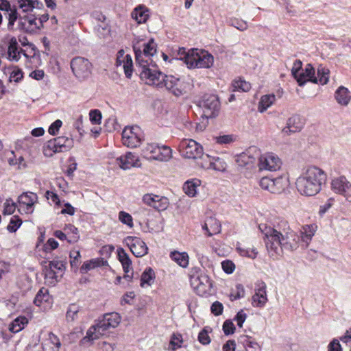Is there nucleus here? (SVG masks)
Listing matches in <instances>:
<instances>
[{"instance_id":"61","label":"nucleus","mask_w":351,"mask_h":351,"mask_svg":"<svg viewBox=\"0 0 351 351\" xmlns=\"http://www.w3.org/2000/svg\"><path fill=\"white\" fill-rule=\"evenodd\" d=\"M215 141L219 145H228L233 143L235 140L234 137L232 134H224L215 138Z\"/></svg>"},{"instance_id":"23","label":"nucleus","mask_w":351,"mask_h":351,"mask_svg":"<svg viewBox=\"0 0 351 351\" xmlns=\"http://www.w3.org/2000/svg\"><path fill=\"white\" fill-rule=\"evenodd\" d=\"M0 11L3 12L4 16L8 21V29H14V23L17 21V8L16 5H11L7 0H0Z\"/></svg>"},{"instance_id":"43","label":"nucleus","mask_w":351,"mask_h":351,"mask_svg":"<svg viewBox=\"0 0 351 351\" xmlns=\"http://www.w3.org/2000/svg\"><path fill=\"white\" fill-rule=\"evenodd\" d=\"M155 278V272L151 267L145 269L141 274V286L142 287L151 286L154 282Z\"/></svg>"},{"instance_id":"5","label":"nucleus","mask_w":351,"mask_h":351,"mask_svg":"<svg viewBox=\"0 0 351 351\" xmlns=\"http://www.w3.org/2000/svg\"><path fill=\"white\" fill-rule=\"evenodd\" d=\"M214 63V58L208 51L198 49H191L188 57L189 69H208Z\"/></svg>"},{"instance_id":"17","label":"nucleus","mask_w":351,"mask_h":351,"mask_svg":"<svg viewBox=\"0 0 351 351\" xmlns=\"http://www.w3.org/2000/svg\"><path fill=\"white\" fill-rule=\"evenodd\" d=\"M188 84L181 79L176 76L165 75L162 81V87L165 86L167 90L176 96H180L186 93Z\"/></svg>"},{"instance_id":"4","label":"nucleus","mask_w":351,"mask_h":351,"mask_svg":"<svg viewBox=\"0 0 351 351\" xmlns=\"http://www.w3.org/2000/svg\"><path fill=\"white\" fill-rule=\"evenodd\" d=\"M142 154L148 160L168 161L172 156L169 147L156 143H147L142 149Z\"/></svg>"},{"instance_id":"48","label":"nucleus","mask_w":351,"mask_h":351,"mask_svg":"<svg viewBox=\"0 0 351 351\" xmlns=\"http://www.w3.org/2000/svg\"><path fill=\"white\" fill-rule=\"evenodd\" d=\"M183 338L180 333H173L170 339L169 348L171 351H175L182 347Z\"/></svg>"},{"instance_id":"33","label":"nucleus","mask_w":351,"mask_h":351,"mask_svg":"<svg viewBox=\"0 0 351 351\" xmlns=\"http://www.w3.org/2000/svg\"><path fill=\"white\" fill-rule=\"evenodd\" d=\"M315 77V69L311 64L306 65L305 69L300 72L295 80L298 85L302 86L308 81L312 82Z\"/></svg>"},{"instance_id":"40","label":"nucleus","mask_w":351,"mask_h":351,"mask_svg":"<svg viewBox=\"0 0 351 351\" xmlns=\"http://www.w3.org/2000/svg\"><path fill=\"white\" fill-rule=\"evenodd\" d=\"M43 273L45 282L51 285H54L59 280V278L62 276L59 272L51 269V267H49L47 265H44Z\"/></svg>"},{"instance_id":"9","label":"nucleus","mask_w":351,"mask_h":351,"mask_svg":"<svg viewBox=\"0 0 351 351\" xmlns=\"http://www.w3.org/2000/svg\"><path fill=\"white\" fill-rule=\"evenodd\" d=\"M143 138V132L137 125L125 127L122 132L123 144L128 147L134 148L138 147Z\"/></svg>"},{"instance_id":"47","label":"nucleus","mask_w":351,"mask_h":351,"mask_svg":"<svg viewBox=\"0 0 351 351\" xmlns=\"http://www.w3.org/2000/svg\"><path fill=\"white\" fill-rule=\"evenodd\" d=\"M251 88V84L245 80L239 78L234 80L232 83V91L247 92Z\"/></svg>"},{"instance_id":"53","label":"nucleus","mask_w":351,"mask_h":351,"mask_svg":"<svg viewBox=\"0 0 351 351\" xmlns=\"http://www.w3.org/2000/svg\"><path fill=\"white\" fill-rule=\"evenodd\" d=\"M245 295V289L241 284H237L234 289H232L230 298L232 301L243 298Z\"/></svg>"},{"instance_id":"60","label":"nucleus","mask_w":351,"mask_h":351,"mask_svg":"<svg viewBox=\"0 0 351 351\" xmlns=\"http://www.w3.org/2000/svg\"><path fill=\"white\" fill-rule=\"evenodd\" d=\"M101 112L97 109L91 110L89 112V119L92 124L99 125L101 121Z\"/></svg>"},{"instance_id":"64","label":"nucleus","mask_w":351,"mask_h":351,"mask_svg":"<svg viewBox=\"0 0 351 351\" xmlns=\"http://www.w3.org/2000/svg\"><path fill=\"white\" fill-rule=\"evenodd\" d=\"M221 267L224 272H226L228 274H232L235 269L234 263L230 260L223 261L221 263Z\"/></svg>"},{"instance_id":"25","label":"nucleus","mask_w":351,"mask_h":351,"mask_svg":"<svg viewBox=\"0 0 351 351\" xmlns=\"http://www.w3.org/2000/svg\"><path fill=\"white\" fill-rule=\"evenodd\" d=\"M142 199L145 204L158 211L166 210L169 206V199L167 197L152 193L144 195Z\"/></svg>"},{"instance_id":"1","label":"nucleus","mask_w":351,"mask_h":351,"mask_svg":"<svg viewBox=\"0 0 351 351\" xmlns=\"http://www.w3.org/2000/svg\"><path fill=\"white\" fill-rule=\"evenodd\" d=\"M258 228L264 234L267 250L273 258L280 256L283 250L293 251L299 247V236L285 219H278L273 226L261 223Z\"/></svg>"},{"instance_id":"34","label":"nucleus","mask_w":351,"mask_h":351,"mask_svg":"<svg viewBox=\"0 0 351 351\" xmlns=\"http://www.w3.org/2000/svg\"><path fill=\"white\" fill-rule=\"evenodd\" d=\"M34 304L43 308H46L51 304V298L47 289L42 288L36 295L34 300Z\"/></svg>"},{"instance_id":"38","label":"nucleus","mask_w":351,"mask_h":351,"mask_svg":"<svg viewBox=\"0 0 351 351\" xmlns=\"http://www.w3.org/2000/svg\"><path fill=\"white\" fill-rule=\"evenodd\" d=\"M132 18L138 24L144 23L149 18V10L145 6L139 5L132 11Z\"/></svg>"},{"instance_id":"31","label":"nucleus","mask_w":351,"mask_h":351,"mask_svg":"<svg viewBox=\"0 0 351 351\" xmlns=\"http://www.w3.org/2000/svg\"><path fill=\"white\" fill-rule=\"evenodd\" d=\"M335 99L338 104L347 106L351 101V93L348 88L341 86L335 92Z\"/></svg>"},{"instance_id":"28","label":"nucleus","mask_w":351,"mask_h":351,"mask_svg":"<svg viewBox=\"0 0 351 351\" xmlns=\"http://www.w3.org/2000/svg\"><path fill=\"white\" fill-rule=\"evenodd\" d=\"M42 351H59L61 342L58 337L53 332H47L41 341Z\"/></svg>"},{"instance_id":"44","label":"nucleus","mask_w":351,"mask_h":351,"mask_svg":"<svg viewBox=\"0 0 351 351\" xmlns=\"http://www.w3.org/2000/svg\"><path fill=\"white\" fill-rule=\"evenodd\" d=\"M28 323L27 319L24 316H20L14 319L9 325V330L13 333H17L22 330Z\"/></svg>"},{"instance_id":"41","label":"nucleus","mask_w":351,"mask_h":351,"mask_svg":"<svg viewBox=\"0 0 351 351\" xmlns=\"http://www.w3.org/2000/svg\"><path fill=\"white\" fill-rule=\"evenodd\" d=\"M276 101V96L274 94H268L263 95L259 101L258 110L263 113L271 107Z\"/></svg>"},{"instance_id":"19","label":"nucleus","mask_w":351,"mask_h":351,"mask_svg":"<svg viewBox=\"0 0 351 351\" xmlns=\"http://www.w3.org/2000/svg\"><path fill=\"white\" fill-rule=\"evenodd\" d=\"M72 139L66 136H59L47 143V149L44 150V152L47 156H51V153H47V149L52 151L53 153L67 152L72 147Z\"/></svg>"},{"instance_id":"8","label":"nucleus","mask_w":351,"mask_h":351,"mask_svg":"<svg viewBox=\"0 0 351 351\" xmlns=\"http://www.w3.org/2000/svg\"><path fill=\"white\" fill-rule=\"evenodd\" d=\"M178 148L180 154L187 158L195 159L203 155L202 145L193 139H183Z\"/></svg>"},{"instance_id":"2","label":"nucleus","mask_w":351,"mask_h":351,"mask_svg":"<svg viewBox=\"0 0 351 351\" xmlns=\"http://www.w3.org/2000/svg\"><path fill=\"white\" fill-rule=\"evenodd\" d=\"M326 180L327 174L324 170L311 166L304 169L296 179L295 186L302 195L314 196L322 191Z\"/></svg>"},{"instance_id":"29","label":"nucleus","mask_w":351,"mask_h":351,"mask_svg":"<svg viewBox=\"0 0 351 351\" xmlns=\"http://www.w3.org/2000/svg\"><path fill=\"white\" fill-rule=\"evenodd\" d=\"M117 161L119 166L124 170L141 166L138 156L132 152H128L125 155L121 156L117 158Z\"/></svg>"},{"instance_id":"24","label":"nucleus","mask_w":351,"mask_h":351,"mask_svg":"<svg viewBox=\"0 0 351 351\" xmlns=\"http://www.w3.org/2000/svg\"><path fill=\"white\" fill-rule=\"evenodd\" d=\"M115 65L121 67L127 78H131L133 73V62L130 55L125 54L123 49H120L117 54Z\"/></svg>"},{"instance_id":"16","label":"nucleus","mask_w":351,"mask_h":351,"mask_svg":"<svg viewBox=\"0 0 351 351\" xmlns=\"http://www.w3.org/2000/svg\"><path fill=\"white\" fill-rule=\"evenodd\" d=\"M17 24L14 23V29L9 31H22L24 32L33 33L40 28L36 18L33 15L21 16L17 12Z\"/></svg>"},{"instance_id":"51","label":"nucleus","mask_w":351,"mask_h":351,"mask_svg":"<svg viewBox=\"0 0 351 351\" xmlns=\"http://www.w3.org/2000/svg\"><path fill=\"white\" fill-rule=\"evenodd\" d=\"M40 247L43 252L47 253L56 249L58 247V243L54 239L50 238L47 240L45 244L40 245L38 243L36 245V248L38 250H40Z\"/></svg>"},{"instance_id":"32","label":"nucleus","mask_w":351,"mask_h":351,"mask_svg":"<svg viewBox=\"0 0 351 351\" xmlns=\"http://www.w3.org/2000/svg\"><path fill=\"white\" fill-rule=\"evenodd\" d=\"M16 8L23 12H30L34 9L41 10L43 8V3L38 0H16Z\"/></svg>"},{"instance_id":"11","label":"nucleus","mask_w":351,"mask_h":351,"mask_svg":"<svg viewBox=\"0 0 351 351\" xmlns=\"http://www.w3.org/2000/svg\"><path fill=\"white\" fill-rule=\"evenodd\" d=\"M110 328L104 319H99L95 325L91 326L88 329L86 336L80 341V344L84 346L87 343H93L95 340L105 335Z\"/></svg>"},{"instance_id":"21","label":"nucleus","mask_w":351,"mask_h":351,"mask_svg":"<svg viewBox=\"0 0 351 351\" xmlns=\"http://www.w3.org/2000/svg\"><path fill=\"white\" fill-rule=\"evenodd\" d=\"M123 242L136 257H142L148 252L146 243L140 237L128 236L124 239Z\"/></svg>"},{"instance_id":"63","label":"nucleus","mask_w":351,"mask_h":351,"mask_svg":"<svg viewBox=\"0 0 351 351\" xmlns=\"http://www.w3.org/2000/svg\"><path fill=\"white\" fill-rule=\"evenodd\" d=\"M198 341L203 345H208L210 343L208 331L206 328L199 332L198 335Z\"/></svg>"},{"instance_id":"14","label":"nucleus","mask_w":351,"mask_h":351,"mask_svg":"<svg viewBox=\"0 0 351 351\" xmlns=\"http://www.w3.org/2000/svg\"><path fill=\"white\" fill-rule=\"evenodd\" d=\"M71 68L75 76L80 80L88 77L91 73V64L88 59L76 57L71 62Z\"/></svg>"},{"instance_id":"52","label":"nucleus","mask_w":351,"mask_h":351,"mask_svg":"<svg viewBox=\"0 0 351 351\" xmlns=\"http://www.w3.org/2000/svg\"><path fill=\"white\" fill-rule=\"evenodd\" d=\"M66 261L60 260H53L48 263L47 265L49 267H51V269L59 272L60 275H62L64 271L66 269Z\"/></svg>"},{"instance_id":"49","label":"nucleus","mask_w":351,"mask_h":351,"mask_svg":"<svg viewBox=\"0 0 351 351\" xmlns=\"http://www.w3.org/2000/svg\"><path fill=\"white\" fill-rule=\"evenodd\" d=\"M100 265L101 260L99 258L89 260L83 263L80 268V272L82 274H85L93 269L99 267Z\"/></svg>"},{"instance_id":"62","label":"nucleus","mask_w":351,"mask_h":351,"mask_svg":"<svg viewBox=\"0 0 351 351\" xmlns=\"http://www.w3.org/2000/svg\"><path fill=\"white\" fill-rule=\"evenodd\" d=\"M226 162L219 158H213L210 162V167L217 171H223L226 169Z\"/></svg>"},{"instance_id":"54","label":"nucleus","mask_w":351,"mask_h":351,"mask_svg":"<svg viewBox=\"0 0 351 351\" xmlns=\"http://www.w3.org/2000/svg\"><path fill=\"white\" fill-rule=\"evenodd\" d=\"M21 224L22 220L21 218L17 215H14L11 217L7 229L10 232H15Z\"/></svg>"},{"instance_id":"13","label":"nucleus","mask_w":351,"mask_h":351,"mask_svg":"<svg viewBox=\"0 0 351 351\" xmlns=\"http://www.w3.org/2000/svg\"><path fill=\"white\" fill-rule=\"evenodd\" d=\"M18 210L21 214H32L34 206L38 202L36 193L27 191L24 192L18 197Z\"/></svg>"},{"instance_id":"18","label":"nucleus","mask_w":351,"mask_h":351,"mask_svg":"<svg viewBox=\"0 0 351 351\" xmlns=\"http://www.w3.org/2000/svg\"><path fill=\"white\" fill-rule=\"evenodd\" d=\"M260 152L256 147H250L236 157V162L241 167L250 169L254 167L256 160L259 157Z\"/></svg>"},{"instance_id":"6","label":"nucleus","mask_w":351,"mask_h":351,"mask_svg":"<svg viewBox=\"0 0 351 351\" xmlns=\"http://www.w3.org/2000/svg\"><path fill=\"white\" fill-rule=\"evenodd\" d=\"M152 66H138L141 69L140 77L148 85L161 88L165 74L157 69L155 62H152Z\"/></svg>"},{"instance_id":"10","label":"nucleus","mask_w":351,"mask_h":351,"mask_svg":"<svg viewBox=\"0 0 351 351\" xmlns=\"http://www.w3.org/2000/svg\"><path fill=\"white\" fill-rule=\"evenodd\" d=\"M199 106L203 109L204 115L206 118H213L218 114L220 104L215 95L206 94L199 101Z\"/></svg>"},{"instance_id":"37","label":"nucleus","mask_w":351,"mask_h":351,"mask_svg":"<svg viewBox=\"0 0 351 351\" xmlns=\"http://www.w3.org/2000/svg\"><path fill=\"white\" fill-rule=\"evenodd\" d=\"M200 184L201 181L199 179L189 180L184 182L183 190L189 197H193L196 195Z\"/></svg>"},{"instance_id":"27","label":"nucleus","mask_w":351,"mask_h":351,"mask_svg":"<svg viewBox=\"0 0 351 351\" xmlns=\"http://www.w3.org/2000/svg\"><path fill=\"white\" fill-rule=\"evenodd\" d=\"M267 285L263 281L256 284L255 293L252 296V304L254 307H263L267 302Z\"/></svg>"},{"instance_id":"36","label":"nucleus","mask_w":351,"mask_h":351,"mask_svg":"<svg viewBox=\"0 0 351 351\" xmlns=\"http://www.w3.org/2000/svg\"><path fill=\"white\" fill-rule=\"evenodd\" d=\"M316 230L317 226L315 224H309L302 226L300 231L301 241L304 243L305 247H308Z\"/></svg>"},{"instance_id":"22","label":"nucleus","mask_w":351,"mask_h":351,"mask_svg":"<svg viewBox=\"0 0 351 351\" xmlns=\"http://www.w3.org/2000/svg\"><path fill=\"white\" fill-rule=\"evenodd\" d=\"M281 165V160L273 153H266L259 158L258 166L261 170L276 171L280 168Z\"/></svg>"},{"instance_id":"42","label":"nucleus","mask_w":351,"mask_h":351,"mask_svg":"<svg viewBox=\"0 0 351 351\" xmlns=\"http://www.w3.org/2000/svg\"><path fill=\"white\" fill-rule=\"evenodd\" d=\"M171 258L183 268L189 265V255L186 252L174 251L170 254Z\"/></svg>"},{"instance_id":"56","label":"nucleus","mask_w":351,"mask_h":351,"mask_svg":"<svg viewBox=\"0 0 351 351\" xmlns=\"http://www.w3.org/2000/svg\"><path fill=\"white\" fill-rule=\"evenodd\" d=\"M119 220L122 223L127 225L130 228H132L134 226L132 215L125 211H120L119 213Z\"/></svg>"},{"instance_id":"45","label":"nucleus","mask_w":351,"mask_h":351,"mask_svg":"<svg viewBox=\"0 0 351 351\" xmlns=\"http://www.w3.org/2000/svg\"><path fill=\"white\" fill-rule=\"evenodd\" d=\"M63 230L66 233L68 237V242L73 243L77 242L80 239L78 230L72 224H66Z\"/></svg>"},{"instance_id":"20","label":"nucleus","mask_w":351,"mask_h":351,"mask_svg":"<svg viewBox=\"0 0 351 351\" xmlns=\"http://www.w3.org/2000/svg\"><path fill=\"white\" fill-rule=\"evenodd\" d=\"M191 283L199 295L209 293L213 288L212 280L206 274H200L197 276L192 277Z\"/></svg>"},{"instance_id":"55","label":"nucleus","mask_w":351,"mask_h":351,"mask_svg":"<svg viewBox=\"0 0 351 351\" xmlns=\"http://www.w3.org/2000/svg\"><path fill=\"white\" fill-rule=\"evenodd\" d=\"M80 311V308L76 304L69 305L66 312V319L68 322H73L77 318V314Z\"/></svg>"},{"instance_id":"50","label":"nucleus","mask_w":351,"mask_h":351,"mask_svg":"<svg viewBox=\"0 0 351 351\" xmlns=\"http://www.w3.org/2000/svg\"><path fill=\"white\" fill-rule=\"evenodd\" d=\"M237 250L241 256H246L252 259H254L258 254V252L254 247L245 248L241 247L240 245H237Z\"/></svg>"},{"instance_id":"35","label":"nucleus","mask_w":351,"mask_h":351,"mask_svg":"<svg viewBox=\"0 0 351 351\" xmlns=\"http://www.w3.org/2000/svg\"><path fill=\"white\" fill-rule=\"evenodd\" d=\"M202 228L204 230H205V234H206L208 237H211L220 232L221 224L219 221L216 219L210 217L202 226Z\"/></svg>"},{"instance_id":"15","label":"nucleus","mask_w":351,"mask_h":351,"mask_svg":"<svg viewBox=\"0 0 351 351\" xmlns=\"http://www.w3.org/2000/svg\"><path fill=\"white\" fill-rule=\"evenodd\" d=\"M260 186L271 193H280L285 190L288 185V180L285 177L271 178L263 177L259 181Z\"/></svg>"},{"instance_id":"12","label":"nucleus","mask_w":351,"mask_h":351,"mask_svg":"<svg viewBox=\"0 0 351 351\" xmlns=\"http://www.w3.org/2000/svg\"><path fill=\"white\" fill-rule=\"evenodd\" d=\"M330 189L335 193L343 196L347 201L351 202V182L345 176L333 178Z\"/></svg>"},{"instance_id":"7","label":"nucleus","mask_w":351,"mask_h":351,"mask_svg":"<svg viewBox=\"0 0 351 351\" xmlns=\"http://www.w3.org/2000/svg\"><path fill=\"white\" fill-rule=\"evenodd\" d=\"M5 45L6 47V57L11 61H19L21 55L28 58L34 57L36 54L35 49L33 47H32L33 54H28L27 49L20 48L16 38L14 36L8 38L7 41L5 42Z\"/></svg>"},{"instance_id":"3","label":"nucleus","mask_w":351,"mask_h":351,"mask_svg":"<svg viewBox=\"0 0 351 351\" xmlns=\"http://www.w3.org/2000/svg\"><path fill=\"white\" fill-rule=\"evenodd\" d=\"M133 49L138 66H152V62H154L152 57L156 53L157 44L153 38L149 39L147 43L143 44V49H141L140 41L137 40L133 44Z\"/></svg>"},{"instance_id":"26","label":"nucleus","mask_w":351,"mask_h":351,"mask_svg":"<svg viewBox=\"0 0 351 351\" xmlns=\"http://www.w3.org/2000/svg\"><path fill=\"white\" fill-rule=\"evenodd\" d=\"M304 125L303 119L298 114H293L287 119L286 126L282 129L281 132L284 136H290L301 131Z\"/></svg>"},{"instance_id":"46","label":"nucleus","mask_w":351,"mask_h":351,"mask_svg":"<svg viewBox=\"0 0 351 351\" xmlns=\"http://www.w3.org/2000/svg\"><path fill=\"white\" fill-rule=\"evenodd\" d=\"M102 319H104L111 328H114L120 324L121 319L119 313L113 312L105 314Z\"/></svg>"},{"instance_id":"39","label":"nucleus","mask_w":351,"mask_h":351,"mask_svg":"<svg viewBox=\"0 0 351 351\" xmlns=\"http://www.w3.org/2000/svg\"><path fill=\"white\" fill-rule=\"evenodd\" d=\"M329 69L322 65H319L317 69V76L315 75L313 82L322 85L326 84L329 80Z\"/></svg>"},{"instance_id":"58","label":"nucleus","mask_w":351,"mask_h":351,"mask_svg":"<svg viewBox=\"0 0 351 351\" xmlns=\"http://www.w3.org/2000/svg\"><path fill=\"white\" fill-rule=\"evenodd\" d=\"M16 208V203L11 199H8L4 202L3 205V215H12L14 213Z\"/></svg>"},{"instance_id":"30","label":"nucleus","mask_w":351,"mask_h":351,"mask_svg":"<svg viewBox=\"0 0 351 351\" xmlns=\"http://www.w3.org/2000/svg\"><path fill=\"white\" fill-rule=\"evenodd\" d=\"M239 351H261L260 345L248 335H241L237 339Z\"/></svg>"},{"instance_id":"57","label":"nucleus","mask_w":351,"mask_h":351,"mask_svg":"<svg viewBox=\"0 0 351 351\" xmlns=\"http://www.w3.org/2000/svg\"><path fill=\"white\" fill-rule=\"evenodd\" d=\"M69 256H70V264H71V267H73V268L75 267V268L77 269L78 265L80 262V258H81L80 251L77 250H72L70 252Z\"/></svg>"},{"instance_id":"59","label":"nucleus","mask_w":351,"mask_h":351,"mask_svg":"<svg viewBox=\"0 0 351 351\" xmlns=\"http://www.w3.org/2000/svg\"><path fill=\"white\" fill-rule=\"evenodd\" d=\"M229 24L240 31L246 30L248 27L246 21L236 18L230 19L229 21Z\"/></svg>"}]
</instances>
